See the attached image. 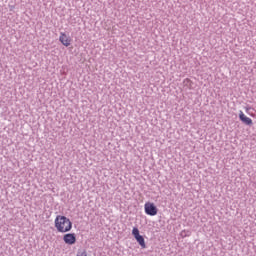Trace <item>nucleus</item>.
<instances>
[{"label": "nucleus", "instance_id": "obj_5", "mask_svg": "<svg viewBox=\"0 0 256 256\" xmlns=\"http://www.w3.org/2000/svg\"><path fill=\"white\" fill-rule=\"evenodd\" d=\"M59 41L64 45V47H69V45H71V39H69V37H67L63 32L60 34Z\"/></svg>", "mask_w": 256, "mask_h": 256}, {"label": "nucleus", "instance_id": "obj_3", "mask_svg": "<svg viewBox=\"0 0 256 256\" xmlns=\"http://www.w3.org/2000/svg\"><path fill=\"white\" fill-rule=\"evenodd\" d=\"M63 241L66 245H75L77 243V235L75 233H67L63 236Z\"/></svg>", "mask_w": 256, "mask_h": 256}, {"label": "nucleus", "instance_id": "obj_6", "mask_svg": "<svg viewBox=\"0 0 256 256\" xmlns=\"http://www.w3.org/2000/svg\"><path fill=\"white\" fill-rule=\"evenodd\" d=\"M135 239L140 245L141 249H147V244L145 243V238L143 237V235L137 236Z\"/></svg>", "mask_w": 256, "mask_h": 256}, {"label": "nucleus", "instance_id": "obj_7", "mask_svg": "<svg viewBox=\"0 0 256 256\" xmlns=\"http://www.w3.org/2000/svg\"><path fill=\"white\" fill-rule=\"evenodd\" d=\"M132 235H133L134 239H136L137 237H139V236L141 235V234L139 233V228L134 227V228L132 229Z\"/></svg>", "mask_w": 256, "mask_h": 256}, {"label": "nucleus", "instance_id": "obj_8", "mask_svg": "<svg viewBox=\"0 0 256 256\" xmlns=\"http://www.w3.org/2000/svg\"><path fill=\"white\" fill-rule=\"evenodd\" d=\"M181 237L183 239H185V237H189V235H191V232L190 231H187V230H183L181 233H180Z\"/></svg>", "mask_w": 256, "mask_h": 256}, {"label": "nucleus", "instance_id": "obj_9", "mask_svg": "<svg viewBox=\"0 0 256 256\" xmlns=\"http://www.w3.org/2000/svg\"><path fill=\"white\" fill-rule=\"evenodd\" d=\"M77 256H89V254H87V250H78Z\"/></svg>", "mask_w": 256, "mask_h": 256}, {"label": "nucleus", "instance_id": "obj_2", "mask_svg": "<svg viewBox=\"0 0 256 256\" xmlns=\"http://www.w3.org/2000/svg\"><path fill=\"white\" fill-rule=\"evenodd\" d=\"M144 211H145L146 215H150V217H155V215H157V213H159V209L157 208V206H155V204L151 203V202L145 203Z\"/></svg>", "mask_w": 256, "mask_h": 256}, {"label": "nucleus", "instance_id": "obj_1", "mask_svg": "<svg viewBox=\"0 0 256 256\" xmlns=\"http://www.w3.org/2000/svg\"><path fill=\"white\" fill-rule=\"evenodd\" d=\"M54 225L58 233H69L73 229V222L66 216L57 215Z\"/></svg>", "mask_w": 256, "mask_h": 256}, {"label": "nucleus", "instance_id": "obj_4", "mask_svg": "<svg viewBox=\"0 0 256 256\" xmlns=\"http://www.w3.org/2000/svg\"><path fill=\"white\" fill-rule=\"evenodd\" d=\"M239 119L241 122L244 123V125H248L249 127H251V125H253V120L249 117H247L243 111L239 112Z\"/></svg>", "mask_w": 256, "mask_h": 256}]
</instances>
